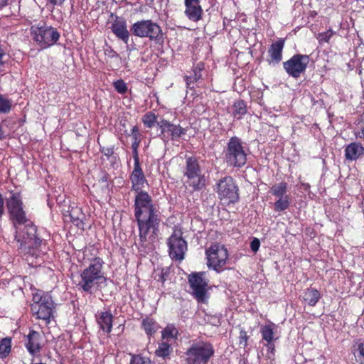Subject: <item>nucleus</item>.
<instances>
[{"label": "nucleus", "instance_id": "dca6fc26", "mask_svg": "<svg viewBox=\"0 0 364 364\" xmlns=\"http://www.w3.org/2000/svg\"><path fill=\"white\" fill-rule=\"evenodd\" d=\"M110 16H114V19L111 26L112 31L124 43H127L129 38V32L127 30L125 19L122 17L114 15L113 13H111Z\"/></svg>", "mask_w": 364, "mask_h": 364}, {"label": "nucleus", "instance_id": "72a5a7b5", "mask_svg": "<svg viewBox=\"0 0 364 364\" xmlns=\"http://www.w3.org/2000/svg\"><path fill=\"white\" fill-rule=\"evenodd\" d=\"M335 36H338V33L336 31H333L332 28H329L326 31L318 33L316 36V38L319 43L323 44L329 43L331 39Z\"/></svg>", "mask_w": 364, "mask_h": 364}, {"label": "nucleus", "instance_id": "2f4dec72", "mask_svg": "<svg viewBox=\"0 0 364 364\" xmlns=\"http://www.w3.org/2000/svg\"><path fill=\"white\" fill-rule=\"evenodd\" d=\"M282 48L283 47H270L268 50L269 58L267 59V61L269 63H279L282 58Z\"/></svg>", "mask_w": 364, "mask_h": 364}, {"label": "nucleus", "instance_id": "39448f33", "mask_svg": "<svg viewBox=\"0 0 364 364\" xmlns=\"http://www.w3.org/2000/svg\"><path fill=\"white\" fill-rule=\"evenodd\" d=\"M215 352L214 346L210 341L195 340L184 353L186 364H208Z\"/></svg>", "mask_w": 364, "mask_h": 364}, {"label": "nucleus", "instance_id": "c756f323", "mask_svg": "<svg viewBox=\"0 0 364 364\" xmlns=\"http://www.w3.org/2000/svg\"><path fill=\"white\" fill-rule=\"evenodd\" d=\"M172 348L171 345L166 342H161L159 344L157 349L155 350V355L156 357L166 359L169 358Z\"/></svg>", "mask_w": 364, "mask_h": 364}, {"label": "nucleus", "instance_id": "a878e982", "mask_svg": "<svg viewBox=\"0 0 364 364\" xmlns=\"http://www.w3.org/2000/svg\"><path fill=\"white\" fill-rule=\"evenodd\" d=\"M247 112V107L245 102L243 100H238L232 105V116L240 119Z\"/></svg>", "mask_w": 364, "mask_h": 364}, {"label": "nucleus", "instance_id": "4c0bfd02", "mask_svg": "<svg viewBox=\"0 0 364 364\" xmlns=\"http://www.w3.org/2000/svg\"><path fill=\"white\" fill-rule=\"evenodd\" d=\"M12 106L11 101L0 95V114L9 113Z\"/></svg>", "mask_w": 364, "mask_h": 364}, {"label": "nucleus", "instance_id": "393cba45", "mask_svg": "<svg viewBox=\"0 0 364 364\" xmlns=\"http://www.w3.org/2000/svg\"><path fill=\"white\" fill-rule=\"evenodd\" d=\"M353 353L358 364H364V341L358 339L353 346Z\"/></svg>", "mask_w": 364, "mask_h": 364}, {"label": "nucleus", "instance_id": "e433bc0d", "mask_svg": "<svg viewBox=\"0 0 364 364\" xmlns=\"http://www.w3.org/2000/svg\"><path fill=\"white\" fill-rule=\"evenodd\" d=\"M129 364H155L149 357L141 354H133L131 356Z\"/></svg>", "mask_w": 364, "mask_h": 364}, {"label": "nucleus", "instance_id": "4be33fe9", "mask_svg": "<svg viewBox=\"0 0 364 364\" xmlns=\"http://www.w3.org/2000/svg\"><path fill=\"white\" fill-rule=\"evenodd\" d=\"M141 328L144 331L146 336L150 340L157 333L160 328V326L155 318L150 316H146L141 319Z\"/></svg>", "mask_w": 364, "mask_h": 364}, {"label": "nucleus", "instance_id": "aec40b11", "mask_svg": "<svg viewBox=\"0 0 364 364\" xmlns=\"http://www.w3.org/2000/svg\"><path fill=\"white\" fill-rule=\"evenodd\" d=\"M146 28V32L147 33V36H145L146 38H149L156 44L162 45L164 43V34L159 25L151 20H147Z\"/></svg>", "mask_w": 364, "mask_h": 364}, {"label": "nucleus", "instance_id": "b1692460", "mask_svg": "<svg viewBox=\"0 0 364 364\" xmlns=\"http://www.w3.org/2000/svg\"><path fill=\"white\" fill-rule=\"evenodd\" d=\"M320 298L319 291L314 288H308L304 293V300L311 306H315Z\"/></svg>", "mask_w": 364, "mask_h": 364}, {"label": "nucleus", "instance_id": "20e7f679", "mask_svg": "<svg viewBox=\"0 0 364 364\" xmlns=\"http://www.w3.org/2000/svg\"><path fill=\"white\" fill-rule=\"evenodd\" d=\"M183 176L191 192H198L206 186V178L202 172L198 159L195 156H186Z\"/></svg>", "mask_w": 364, "mask_h": 364}, {"label": "nucleus", "instance_id": "1a4fd4ad", "mask_svg": "<svg viewBox=\"0 0 364 364\" xmlns=\"http://www.w3.org/2000/svg\"><path fill=\"white\" fill-rule=\"evenodd\" d=\"M168 255L172 260L181 262L185 257L188 244L183 237L181 228L174 227L171 236L167 240Z\"/></svg>", "mask_w": 364, "mask_h": 364}, {"label": "nucleus", "instance_id": "5701e85b", "mask_svg": "<svg viewBox=\"0 0 364 364\" xmlns=\"http://www.w3.org/2000/svg\"><path fill=\"white\" fill-rule=\"evenodd\" d=\"M275 328L276 325L274 323L262 325L259 331L262 336V341L264 343L275 341L277 339V338L275 337Z\"/></svg>", "mask_w": 364, "mask_h": 364}, {"label": "nucleus", "instance_id": "f3484780", "mask_svg": "<svg viewBox=\"0 0 364 364\" xmlns=\"http://www.w3.org/2000/svg\"><path fill=\"white\" fill-rule=\"evenodd\" d=\"M184 14L190 21L198 22L202 18L203 11L200 0H184Z\"/></svg>", "mask_w": 364, "mask_h": 364}, {"label": "nucleus", "instance_id": "f257e3e1", "mask_svg": "<svg viewBox=\"0 0 364 364\" xmlns=\"http://www.w3.org/2000/svg\"><path fill=\"white\" fill-rule=\"evenodd\" d=\"M131 190L135 193L133 210L141 246L154 243L160 235L162 223L159 205L143 188L149 186L141 166H134L129 175Z\"/></svg>", "mask_w": 364, "mask_h": 364}, {"label": "nucleus", "instance_id": "f8f14e48", "mask_svg": "<svg viewBox=\"0 0 364 364\" xmlns=\"http://www.w3.org/2000/svg\"><path fill=\"white\" fill-rule=\"evenodd\" d=\"M205 272H193L188 277L192 294L198 302H204L207 294L208 281L204 278Z\"/></svg>", "mask_w": 364, "mask_h": 364}, {"label": "nucleus", "instance_id": "49530a36", "mask_svg": "<svg viewBox=\"0 0 364 364\" xmlns=\"http://www.w3.org/2000/svg\"><path fill=\"white\" fill-rule=\"evenodd\" d=\"M109 174L108 173H107L106 171H103L101 173V175L99 178V182H101V183H107V187H109V184H108V181L109 180Z\"/></svg>", "mask_w": 364, "mask_h": 364}, {"label": "nucleus", "instance_id": "864d4df0", "mask_svg": "<svg viewBox=\"0 0 364 364\" xmlns=\"http://www.w3.org/2000/svg\"><path fill=\"white\" fill-rule=\"evenodd\" d=\"M283 43H284V41L277 42L276 43H272L271 46H283Z\"/></svg>", "mask_w": 364, "mask_h": 364}, {"label": "nucleus", "instance_id": "a211bd4d", "mask_svg": "<svg viewBox=\"0 0 364 364\" xmlns=\"http://www.w3.org/2000/svg\"><path fill=\"white\" fill-rule=\"evenodd\" d=\"M42 338L41 334L34 330H31L26 336L25 347L31 355L34 356L41 350L43 347L41 344Z\"/></svg>", "mask_w": 364, "mask_h": 364}, {"label": "nucleus", "instance_id": "79ce46f5", "mask_svg": "<svg viewBox=\"0 0 364 364\" xmlns=\"http://www.w3.org/2000/svg\"><path fill=\"white\" fill-rule=\"evenodd\" d=\"M239 344L242 346L243 348L247 346V341L249 336L245 329H241L239 333Z\"/></svg>", "mask_w": 364, "mask_h": 364}, {"label": "nucleus", "instance_id": "f704fd0d", "mask_svg": "<svg viewBox=\"0 0 364 364\" xmlns=\"http://www.w3.org/2000/svg\"><path fill=\"white\" fill-rule=\"evenodd\" d=\"M157 116L153 112H148L144 114L141 121L146 128H153L159 122L156 121Z\"/></svg>", "mask_w": 364, "mask_h": 364}, {"label": "nucleus", "instance_id": "ea45409f", "mask_svg": "<svg viewBox=\"0 0 364 364\" xmlns=\"http://www.w3.org/2000/svg\"><path fill=\"white\" fill-rule=\"evenodd\" d=\"M113 87H114L115 90L121 95L125 94L128 90V87L122 79L114 81L113 82Z\"/></svg>", "mask_w": 364, "mask_h": 364}, {"label": "nucleus", "instance_id": "2eb2a0df", "mask_svg": "<svg viewBox=\"0 0 364 364\" xmlns=\"http://www.w3.org/2000/svg\"><path fill=\"white\" fill-rule=\"evenodd\" d=\"M205 72V63L203 61L194 62L191 70L187 71L183 77L186 87L188 89H194V84L203 79V73Z\"/></svg>", "mask_w": 364, "mask_h": 364}, {"label": "nucleus", "instance_id": "8fccbe9b", "mask_svg": "<svg viewBox=\"0 0 364 364\" xmlns=\"http://www.w3.org/2000/svg\"><path fill=\"white\" fill-rule=\"evenodd\" d=\"M49 4L53 6L62 5L65 0H46Z\"/></svg>", "mask_w": 364, "mask_h": 364}, {"label": "nucleus", "instance_id": "c85d7f7f", "mask_svg": "<svg viewBox=\"0 0 364 364\" xmlns=\"http://www.w3.org/2000/svg\"><path fill=\"white\" fill-rule=\"evenodd\" d=\"M287 188H288L287 183L282 181L281 183H276V184L273 185L270 188L269 192L274 197L281 198V197L287 196Z\"/></svg>", "mask_w": 364, "mask_h": 364}, {"label": "nucleus", "instance_id": "9b49d317", "mask_svg": "<svg viewBox=\"0 0 364 364\" xmlns=\"http://www.w3.org/2000/svg\"><path fill=\"white\" fill-rule=\"evenodd\" d=\"M31 35L34 41L44 46H53L60 38V33L57 29L46 26L45 23L31 26Z\"/></svg>", "mask_w": 364, "mask_h": 364}, {"label": "nucleus", "instance_id": "603ef678", "mask_svg": "<svg viewBox=\"0 0 364 364\" xmlns=\"http://www.w3.org/2000/svg\"><path fill=\"white\" fill-rule=\"evenodd\" d=\"M5 137L4 132L3 131L1 126H0V140L5 139Z\"/></svg>", "mask_w": 364, "mask_h": 364}, {"label": "nucleus", "instance_id": "423d86ee", "mask_svg": "<svg viewBox=\"0 0 364 364\" xmlns=\"http://www.w3.org/2000/svg\"><path fill=\"white\" fill-rule=\"evenodd\" d=\"M54 309L55 304L49 293L39 289L33 293L31 311L36 319L43 320L46 324L50 323L53 318Z\"/></svg>", "mask_w": 364, "mask_h": 364}, {"label": "nucleus", "instance_id": "37998d69", "mask_svg": "<svg viewBox=\"0 0 364 364\" xmlns=\"http://www.w3.org/2000/svg\"><path fill=\"white\" fill-rule=\"evenodd\" d=\"M139 148L135 145H132V157L134 159V166H141L139 156Z\"/></svg>", "mask_w": 364, "mask_h": 364}, {"label": "nucleus", "instance_id": "58836bf2", "mask_svg": "<svg viewBox=\"0 0 364 364\" xmlns=\"http://www.w3.org/2000/svg\"><path fill=\"white\" fill-rule=\"evenodd\" d=\"M131 136L132 138V145L139 146L141 142V134L139 132V129L137 126H134L132 129Z\"/></svg>", "mask_w": 364, "mask_h": 364}, {"label": "nucleus", "instance_id": "f03ea898", "mask_svg": "<svg viewBox=\"0 0 364 364\" xmlns=\"http://www.w3.org/2000/svg\"><path fill=\"white\" fill-rule=\"evenodd\" d=\"M11 196L6 205L9 220L16 229L15 239L20 244L19 252L30 266L40 264L42 240L37 236V228L27 217L20 192L9 191Z\"/></svg>", "mask_w": 364, "mask_h": 364}, {"label": "nucleus", "instance_id": "a19ab883", "mask_svg": "<svg viewBox=\"0 0 364 364\" xmlns=\"http://www.w3.org/2000/svg\"><path fill=\"white\" fill-rule=\"evenodd\" d=\"M170 272L171 271L169 267L161 268L160 273L156 275L155 279L164 284V283L168 279Z\"/></svg>", "mask_w": 364, "mask_h": 364}, {"label": "nucleus", "instance_id": "de8ad7c7", "mask_svg": "<svg viewBox=\"0 0 364 364\" xmlns=\"http://www.w3.org/2000/svg\"><path fill=\"white\" fill-rule=\"evenodd\" d=\"M264 346L267 347V351L272 354H274L275 352V344L274 341L269 343H264Z\"/></svg>", "mask_w": 364, "mask_h": 364}, {"label": "nucleus", "instance_id": "09e8293b", "mask_svg": "<svg viewBox=\"0 0 364 364\" xmlns=\"http://www.w3.org/2000/svg\"><path fill=\"white\" fill-rule=\"evenodd\" d=\"M4 214V200L2 194L0 193V218Z\"/></svg>", "mask_w": 364, "mask_h": 364}, {"label": "nucleus", "instance_id": "6ab92c4d", "mask_svg": "<svg viewBox=\"0 0 364 364\" xmlns=\"http://www.w3.org/2000/svg\"><path fill=\"white\" fill-rule=\"evenodd\" d=\"M96 322L99 328L106 333L112 331L114 316L111 310L99 312L95 315Z\"/></svg>", "mask_w": 364, "mask_h": 364}, {"label": "nucleus", "instance_id": "c9c22d12", "mask_svg": "<svg viewBox=\"0 0 364 364\" xmlns=\"http://www.w3.org/2000/svg\"><path fill=\"white\" fill-rule=\"evenodd\" d=\"M178 336V331L173 325H168L161 331V337L165 338H174L176 339Z\"/></svg>", "mask_w": 364, "mask_h": 364}, {"label": "nucleus", "instance_id": "cd10ccee", "mask_svg": "<svg viewBox=\"0 0 364 364\" xmlns=\"http://www.w3.org/2000/svg\"><path fill=\"white\" fill-rule=\"evenodd\" d=\"M12 339L11 337H6L0 341V358L4 359L9 356L11 351Z\"/></svg>", "mask_w": 364, "mask_h": 364}, {"label": "nucleus", "instance_id": "3c124183", "mask_svg": "<svg viewBox=\"0 0 364 364\" xmlns=\"http://www.w3.org/2000/svg\"><path fill=\"white\" fill-rule=\"evenodd\" d=\"M361 121H363V119ZM363 122H364V119H363ZM355 136L356 138L364 139V126L362 127L360 132L355 133Z\"/></svg>", "mask_w": 364, "mask_h": 364}, {"label": "nucleus", "instance_id": "c03bdc74", "mask_svg": "<svg viewBox=\"0 0 364 364\" xmlns=\"http://www.w3.org/2000/svg\"><path fill=\"white\" fill-rule=\"evenodd\" d=\"M100 151L104 154L107 159L112 156L114 154V146H112L109 147L100 146Z\"/></svg>", "mask_w": 364, "mask_h": 364}, {"label": "nucleus", "instance_id": "473e14b6", "mask_svg": "<svg viewBox=\"0 0 364 364\" xmlns=\"http://www.w3.org/2000/svg\"><path fill=\"white\" fill-rule=\"evenodd\" d=\"M291 204V198L289 196L278 198L274 202V210L276 212H282L289 208Z\"/></svg>", "mask_w": 364, "mask_h": 364}, {"label": "nucleus", "instance_id": "5fc2aeb1", "mask_svg": "<svg viewBox=\"0 0 364 364\" xmlns=\"http://www.w3.org/2000/svg\"><path fill=\"white\" fill-rule=\"evenodd\" d=\"M113 1L117 3V0H112Z\"/></svg>", "mask_w": 364, "mask_h": 364}, {"label": "nucleus", "instance_id": "bb28decb", "mask_svg": "<svg viewBox=\"0 0 364 364\" xmlns=\"http://www.w3.org/2000/svg\"><path fill=\"white\" fill-rule=\"evenodd\" d=\"M147 20H141L135 22L130 28L132 33L136 36L144 38L147 36L146 25Z\"/></svg>", "mask_w": 364, "mask_h": 364}, {"label": "nucleus", "instance_id": "412c9836", "mask_svg": "<svg viewBox=\"0 0 364 364\" xmlns=\"http://www.w3.org/2000/svg\"><path fill=\"white\" fill-rule=\"evenodd\" d=\"M344 153L347 161H356L364 155V146L360 142H351L346 146Z\"/></svg>", "mask_w": 364, "mask_h": 364}, {"label": "nucleus", "instance_id": "7ed1b4c3", "mask_svg": "<svg viewBox=\"0 0 364 364\" xmlns=\"http://www.w3.org/2000/svg\"><path fill=\"white\" fill-rule=\"evenodd\" d=\"M88 251L97 252L94 248L89 249ZM91 255L94 257L88 259L89 264L81 269L77 278L73 280L79 291L89 294H92L100 289L107 281L104 272L103 259L97 257V253H91Z\"/></svg>", "mask_w": 364, "mask_h": 364}, {"label": "nucleus", "instance_id": "a18cd8bd", "mask_svg": "<svg viewBox=\"0 0 364 364\" xmlns=\"http://www.w3.org/2000/svg\"><path fill=\"white\" fill-rule=\"evenodd\" d=\"M260 242L257 238H254L250 242V248L252 252H257L259 248Z\"/></svg>", "mask_w": 364, "mask_h": 364}, {"label": "nucleus", "instance_id": "ddd939ff", "mask_svg": "<svg viewBox=\"0 0 364 364\" xmlns=\"http://www.w3.org/2000/svg\"><path fill=\"white\" fill-rule=\"evenodd\" d=\"M309 63V55L296 54L286 62H284L283 66L289 76L298 78L305 72Z\"/></svg>", "mask_w": 364, "mask_h": 364}, {"label": "nucleus", "instance_id": "7c9ffc66", "mask_svg": "<svg viewBox=\"0 0 364 364\" xmlns=\"http://www.w3.org/2000/svg\"><path fill=\"white\" fill-rule=\"evenodd\" d=\"M69 215L71 220V222L74 223L77 227L83 226L82 219L84 218V214L82 213L81 209L76 207L73 208L70 213Z\"/></svg>", "mask_w": 364, "mask_h": 364}, {"label": "nucleus", "instance_id": "6e6552de", "mask_svg": "<svg viewBox=\"0 0 364 364\" xmlns=\"http://www.w3.org/2000/svg\"><path fill=\"white\" fill-rule=\"evenodd\" d=\"M216 192L218 198L225 204H234L239 200V188L232 176L220 178L217 183Z\"/></svg>", "mask_w": 364, "mask_h": 364}, {"label": "nucleus", "instance_id": "4468645a", "mask_svg": "<svg viewBox=\"0 0 364 364\" xmlns=\"http://www.w3.org/2000/svg\"><path fill=\"white\" fill-rule=\"evenodd\" d=\"M157 125L161 129V135L165 137L167 134L173 140L179 139L187 132L186 128L181 127L179 124H174L165 119H161Z\"/></svg>", "mask_w": 364, "mask_h": 364}, {"label": "nucleus", "instance_id": "0eeeda50", "mask_svg": "<svg viewBox=\"0 0 364 364\" xmlns=\"http://www.w3.org/2000/svg\"><path fill=\"white\" fill-rule=\"evenodd\" d=\"M225 159L227 164L234 168H242L247 162V153L241 139L232 136L225 149Z\"/></svg>", "mask_w": 364, "mask_h": 364}, {"label": "nucleus", "instance_id": "9d476101", "mask_svg": "<svg viewBox=\"0 0 364 364\" xmlns=\"http://www.w3.org/2000/svg\"><path fill=\"white\" fill-rule=\"evenodd\" d=\"M207 265L217 272H220L228 259L227 248L220 243H213L205 250Z\"/></svg>", "mask_w": 364, "mask_h": 364}]
</instances>
